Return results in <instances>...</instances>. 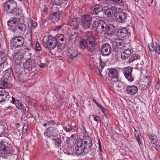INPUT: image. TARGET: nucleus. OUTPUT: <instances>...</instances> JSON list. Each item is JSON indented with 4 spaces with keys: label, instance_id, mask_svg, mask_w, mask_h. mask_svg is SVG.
Masks as SVG:
<instances>
[{
    "label": "nucleus",
    "instance_id": "obj_1",
    "mask_svg": "<svg viewBox=\"0 0 160 160\" xmlns=\"http://www.w3.org/2000/svg\"><path fill=\"white\" fill-rule=\"evenodd\" d=\"M2 7L3 11L7 13L16 15L12 20L8 22V25L12 28L13 32L19 35H22L26 29V27L23 23L24 20L22 17L19 15L18 12L17 2L13 0H8L4 3Z\"/></svg>",
    "mask_w": 160,
    "mask_h": 160
},
{
    "label": "nucleus",
    "instance_id": "obj_2",
    "mask_svg": "<svg viewBox=\"0 0 160 160\" xmlns=\"http://www.w3.org/2000/svg\"><path fill=\"white\" fill-rule=\"evenodd\" d=\"M102 8L99 5L91 7L90 13L92 15H94V18H96L93 23V26L96 28V31L99 33L104 32L105 35H107L109 23L103 20H99V18H102L103 14Z\"/></svg>",
    "mask_w": 160,
    "mask_h": 160
},
{
    "label": "nucleus",
    "instance_id": "obj_3",
    "mask_svg": "<svg viewBox=\"0 0 160 160\" xmlns=\"http://www.w3.org/2000/svg\"><path fill=\"white\" fill-rule=\"evenodd\" d=\"M85 37L88 40V44L86 50L89 52L94 53L98 51L97 45L95 43V39L92 33L89 31H87L85 34Z\"/></svg>",
    "mask_w": 160,
    "mask_h": 160
},
{
    "label": "nucleus",
    "instance_id": "obj_4",
    "mask_svg": "<svg viewBox=\"0 0 160 160\" xmlns=\"http://www.w3.org/2000/svg\"><path fill=\"white\" fill-rule=\"evenodd\" d=\"M80 142L82 143L84 147L87 150L89 149L90 155H93L94 153V149L90 148L92 144V140L91 138L88 136H85L82 139L78 140Z\"/></svg>",
    "mask_w": 160,
    "mask_h": 160
},
{
    "label": "nucleus",
    "instance_id": "obj_5",
    "mask_svg": "<svg viewBox=\"0 0 160 160\" xmlns=\"http://www.w3.org/2000/svg\"><path fill=\"white\" fill-rule=\"evenodd\" d=\"M81 23L84 28H89L90 27L92 21V17L88 14L82 15L81 16Z\"/></svg>",
    "mask_w": 160,
    "mask_h": 160
},
{
    "label": "nucleus",
    "instance_id": "obj_6",
    "mask_svg": "<svg viewBox=\"0 0 160 160\" xmlns=\"http://www.w3.org/2000/svg\"><path fill=\"white\" fill-rule=\"evenodd\" d=\"M22 35L17 33V34L18 35V36H15L12 39L11 42L13 46L16 48H19L23 46L24 44V40L23 38L21 36Z\"/></svg>",
    "mask_w": 160,
    "mask_h": 160
},
{
    "label": "nucleus",
    "instance_id": "obj_7",
    "mask_svg": "<svg viewBox=\"0 0 160 160\" xmlns=\"http://www.w3.org/2000/svg\"><path fill=\"white\" fill-rule=\"evenodd\" d=\"M77 147H75V151L76 153L78 155H79L83 153V155H85V154H89L90 151L87 150L82 145V143L80 142L78 140L77 142Z\"/></svg>",
    "mask_w": 160,
    "mask_h": 160
},
{
    "label": "nucleus",
    "instance_id": "obj_8",
    "mask_svg": "<svg viewBox=\"0 0 160 160\" xmlns=\"http://www.w3.org/2000/svg\"><path fill=\"white\" fill-rule=\"evenodd\" d=\"M58 43L57 42L55 37L52 36H49L48 37V39L46 42V48L49 50L54 49L57 46Z\"/></svg>",
    "mask_w": 160,
    "mask_h": 160
},
{
    "label": "nucleus",
    "instance_id": "obj_9",
    "mask_svg": "<svg viewBox=\"0 0 160 160\" xmlns=\"http://www.w3.org/2000/svg\"><path fill=\"white\" fill-rule=\"evenodd\" d=\"M132 70L133 68L131 67H127L122 69L123 73L125 78L130 82H132L134 80L132 74Z\"/></svg>",
    "mask_w": 160,
    "mask_h": 160
},
{
    "label": "nucleus",
    "instance_id": "obj_10",
    "mask_svg": "<svg viewBox=\"0 0 160 160\" xmlns=\"http://www.w3.org/2000/svg\"><path fill=\"white\" fill-rule=\"evenodd\" d=\"M112 52L111 45L108 43L103 44L101 48V53L103 56H108Z\"/></svg>",
    "mask_w": 160,
    "mask_h": 160
},
{
    "label": "nucleus",
    "instance_id": "obj_11",
    "mask_svg": "<svg viewBox=\"0 0 160 160\" xmlns=\"http://www.w3.org/2000/svg\"><path fill=\"white\" fill-rule=\"evenodd\" d=\"M128 17L127 13L122 12H120L116 16V20L118 22L123 23L127 22Z\"/></svg>",
    "mask_w": 160,
    "mask_h": 160
},
{
    "label": "nucleus",
    "instance_id": "obj_12",
    "mask_svg": "<svg viewBox=\"0 0 160 160\" xmlns=\"http://www.w3.org/2000/svg\"><path fill=\"white\" fill-rule=\"evenodd\" d=\"M12 98V97L10 96L9 93L7 92L4 90L0 91V102L4 101L10 102Z\"/></svg>",
    "mask_w": 160,
    "mask_h": 160
},
{
    "label": "nucleus",
    "instance_id": "obj_13",
    "mask_svg": "<svg viewBox=\"0 0 160 160\" xmlns=\"http://www.w3.org/2000/svg\"><path fill=\"white\" fill-rule=\"evenodd\" d=\"M117 34L118 37L121 38H124L125 37H128L130 35L128 29L125 27H123L118 30Z\"/></svg>",
    "mask_w": 160,
    "mask_h": 160
},
{
    "label": "nucleus",
    "instance_id": "obj_14",
    "mask_svg": "<svg viewBox=\"0 0 160 160\" xmlns=\"http://www.w3.org/2000/svg\"><path fill=\"white\" fill-rule=\"evenodd\" d=\"M108 70H109L108 74L109 77L114 79L115 80L113 81L114 82L118 81V75L117 70L112 68H109Z\"/></svg>",
    "mask_w": 160,
    "mask_h": 160
},
{
    "label": "nucleus",
    "instance_id": "obj_15",
    "mask_svg": "<svg viewBox=\"0 0 160 160\" xmlns=\"http://www.w3.org/2000/svg\"><path fill=\"white\" fill-rule=\"evenodd\" d=\"M117 12V9L115 7L109 8L107 9L105 13L107 17H111L114 15Z\"/></svg>",
    "mask_w": 160,
    "mask_h": 160
},
{
    "label": "nucleus",
    "instance_id": "obj_16",
    "mask_svg": "<svg viewBox=\"0 0 160 160\" xmlns=\"http://www.w3.org/2000/svg\"><path fill=\"white\" fill-rule=\"evenodd\" d=\"M148 137L151 140L152 147L158 150L159 149L160 146L159 144H157L158 139L156 136L153 135H150L148 136Z\"/></svg>",
    "mask_w": 160,
    "mask_h": 160
},
{
    "label": "nucleus",
    "instance_id": "obj_17",
    "mask_svg": "<svg viewBox=\"0 0 160 160\" xmlns=\"http://www.w3.org/2000/svg\"><path fill=\"white\" fill-rule=\"evenodd\" d=\"M80 53L77 52L76 50H73L71 52H69L68 54V57L74 61H77L79 59Z\"/></svg>",
    "mask_w": 160,
    "mask_h": 160
},
{
    "label": "nucleus",
    "instance_id": "obj_18",
    "mask_svg": "<svg viewBox=\"0 0 160 160\" xmlns=\"http://www.w3.org/2000/svg\"><path fill=\"white\" fill-rule=\"evenodd\" d=\"M69 25L70 26L73 30L78 29L79 28V22L77 18H73L69 21Z\"/></svg>",
    "mask_w": 160,
    "mask_h": 160
},
{
    "label": "nucleus",
    "instance_id": "obj_19",
    "mask_svg": "<svg viewBox=\"0 0 160 160\" xmlns=\"http://www.w3.org/2000/svg\"><path fill=\"white\" fill-rule=\"evenodd\" d=\"M126 91L128 94L131 95L135 94L138 91V88L134 85L129 86L126 88Z\"/></svg>",
    "mask_w": 160,
    "mask_h": 160
},
{
    "label": "nucleus",
    "instance_id": "obj_20",
    "mask_svg": "<svg viewBox=\"0 0 160 160\" xmlns=\"http://www.w3.org/2000/svg\"><path fill=\"white\" fill-rule=\"evenodd\" d=\"M133 50L132 49H125L121 54V57L122 59H127L129 56L132 53Z\"/></svg>",
    "mask_w": 160,
    "mask_h": 160
},
{
    "label": "nucleus",
    "instance_id": "obj_21",
    "mask_svg": "<svg viewBox=\"0 0 160 160\" xmlns=\"http://www.w3.org/2000/svg\"><path fill=\"white\" fill-rule=\"evenodd\" d=\"M35 65L34 61L33 60H28L26 63L23 64L25 69H27L28 71L32 70V68Z\"/></svg>",
    "mask_w": 160,
    "mask_h": 160
},
{
    "label": "nucleus",
    "instance_id": "obj_22",
    "mask_svg": "<svg viewBox=\"0 0 160 160\" xmlns=\"http://www.w3.org/2000/svg\"><path fill=\"white\" fill-rule=\"evenodd\" d=\"M10 102L15 104L16 107L20 109H22L23 108V106L22 102L18 99L16 100L14 98L12 97Z\"/></svg>",
    "mask_w": 160,
    "mask_h": 160
},
{
    "label": "nucleus",
    "instance_id": "obj_23",
    "mask_svg": "<svg viewBox=\"0 0 160 160\" xmlns=\"http://www.w3.org/2000/svg\"><path fill=\"white\" fill-rule=\"evenodd\" d=\"M116 30L117 28L115 26L112 24L109 23L107 36H112L116 32Z\"/></svg>",
    "mask_w": 160,
    "mask_h": 160
},
{
    "label": "nucleus",
    "instance_id": "obj_24",
    "mask_svg": "<svg viewBox=\"0 0 160 160\" xmlns=\"http://www.w3.org/2000/svg\"><path fill=\"white\" fill-rule=\"evenodd\" d=\"M0 84L1 86L5 88H10L12 86V84L7 78L2 79L0 81Z\"/></svg>",
    "mask_w": 160,
    "mask_h": 160
},
{
    "label": "nucleus",
    "instance_id": "obj_25",
    "mask_svg": "<svg viewBox=\"0 0 160 160\" xmlns=\"http://www.w3.org/2000/svg\"><path fill=\"white\" fill-rule=\"evenodd\" d=\"M53 5H58L61 4L62 7H64L67 4L68 1L67 0H50Z\"/></svg>",
    "mask_w": 160,
    "mask_h": 160
},
{
    "label": "nucleus",
    "instance_id": "obj_26",
    "mask_svg": "<svg viewBox=\"0 0 160 160\" xmlns=\"http://www.w3.org/2000/svg\"><path fill=\"white\" fill-rule=\"evenodd\" d=\"M54 37L58 43V48L59 49V46H60L61 42L63 41L66 38L62 34H58Z\"/></svg>",
    "mask_w": 160,
    "mask_h": 160
},
{
    "label": "nucleus",
    "instance_id": "obj_27",
    "mask_svg": "<svg viewBox=\"0 0 160 160\" xmlns=\"http://www.w3.org/2000/svg\"><path fill=\"white\" fill-rule=\"evenodd\" d=\"M49 131L51 132V137L53 138L59 137L60 136L59 132L58 130L55 128H49Z\"/></svg>",
    "mask_w": 160,
    "mask_h": 160
},
{
    "label": "nucleus",
    "instance_id": "obj_28",
    "mask_svg": "<svg viewBox=\"0 0 160 160\" xmlns=\"http://www.w3.org/2000/svg\"><path fill=\"white\" fill-rule=\"evenodd\" d=\"M9 148L6 147L4 144H0V154H7L10 153Z\"/></svg>",
    "mask_w": 160,
    "mask_h": 160
},
{
    "label": "nucleus",
    "instance_id": "obj_29",
    "mask_svg": "<svg viewBox=\"0 0 160 160\" xmlns=\"http://www.w3.org/2000/svg\"><path fill=\"white\" fill-rule=\"evenodd\" d=\"M61 13L60 12H55L51 17L50 19L53 22H58L60 18Z\"/></svg>",
    "mask_w": 160,
    "mask_h": 160
},
{
    "label": "nucleus",
    "instance_id": "obj_30",
    "mask_svg": "<svg viewBox=\"0 0 160 160\" xmlns=\"http://www.w3.org/2000/svg\"><path fill=\"white\" fill-rule=\"evenodd\" d=\"M88 44V42L84 39H81L79 42V47L81 49H86Z\"/></svg>",
    "mask_w": 160,
    "mask_h": 160
},
{
    "label": "nucleus",
    "instance_id": "obj_31",
    "mask_svg": "<svg viewBox=\"0 0 160 160\" xmlns=\"http://www.w3.org/2000/svg\"><path fill=\"white\" fill-rule=\"evenodd\" d=\"M78 36V32H73L72 31L71 33V34L68 38L69 41L72 42L73 41H74L76 40V38H77Z\"/></svg>",
    "mask_w": 160,
    "mask_h": 160
},
{
    "label": "nucleus",
    "instance_id": "obj_32",
    "mask_svg": "<svg viewBox=\"0 0 160 160\" xmlns=\"http://www.w3.org/2000/svg\"><path fill=\"white\" fill-rule=\"evenodd\" d=\"M149 82V81H146L145 80L141 82L139 84L140 89L143 90L145 89L148 85Z\"/></svg>",
    "mask_w": 160,
    "mask_h": 160
},
{
    "label": "nucleus",
    "instance_id": "obj_33",
    "mask_svg": "<svg viewBox=\"0 0 160 160\" xmlns=\"http://www.w3.org/2000/svg\"><path fill=\"white\" fill-rule=\"evenodd\" d=\"M53 141H54V143L57 148H61L62 142L60 136L54 138Z\"/></svg>",
    "mask_w": 160,
    "mask_h": 160
},
{
    "label": "nucleus",
    "instance_id": "obj_34",
    "mask_svg": "<svg viewBox=\"0 0 160 160\" xmlns=\"http://www.w3.org/2000/svg\"><path fill=\"white\" fill-rule=\"evenodd\" d=\"M62 6L61 4L58 5H53L52 9L53 11H57V12H60V13H62Z\"/></svg>",
    "mask_w": 160,
    "mask_h": 160
},
{
    "label": "nucleus",
    "instance_id": "obj_35",
    "mask_svg": "<svg viewBox=\"0 0 160 160\" xmlns=\"http://www.w3.org/2000/svg\"><path fill=\"white\" fill-rule=\"evenodd\" d=\"M140 57L137 54H135L132 55L129 59V62L130 63L134 61L140 59Z\"/></svg>",
    "mask_w": 160,
    "mask_h": 160
},
{
    "label": "nucleus",
    "instance_id": "obj_36",
    "mask_svg": "<svg viewBox=\"0 0 160 160\" xmlns=\"http://www.w3.org/2000/svg\"><path fill=\"white\" fill-rule=\"evenodd\" d=\"M25 38L29 42H31L32 37V30L31 28L29 29L28 32L25 34Z\"/></svg>",
    "mask_w": 160,
    "mask_h": 160
},
{
    "label": "nucleus",
    "instance_id": "obj_37",
    "mask_svg": "<svg viewBox=\"0 0 160 160\" xmlns=\"http://www.w3.org/2000/svg\"><path fill=\"white\" fill-rule=\"evenodd\" d=\"M135 136L138 144L139 145L142 144V142L141 140V135L140 132L138 131L135 132Z\"/></svg>",
    "mask_w": 160,
    "mask_h": 160
},
{
    "label": "nucleus",
    "instance_id": "obj_38",
    "mask_svg": "<svg viewBox=\"0 0 160 160\" xmlns=\"http://www.w3.org/2000/svg\"><path fill=\"white\" fill-rule=\"evenodd\" d=\"M63 152L65 154H66L67 155H70L72 154V149L70 147H66L65 148L63 147Z\"/></svg>",
    "mask_w": 160,
    "mask_h": 160
},
{
    "label": "nucleus",
    "instance_id": "obj_39",
    "mask_svg": "<svg viewBox=\"0 0 160 160\" xmlns=\"http://www.w3.org/2000/svg\"><path fill=\"white\" fill-rule=\"evenodd\" d=\"M22 58V55H20L18 53H16L14 58V60L16 62L18 63L21 61Z\"/></svg>",
    "mask_w": 160,
    "mask_h": 160
},
{
    "label": "nucleus",
    "instance_id": "obj_40",
    "mask_svg": "<svg viewBox=\"0 0 160 160\" xmlns=\"http://www.w3.org/2000/svg\"><path fill=\"white\" fill-rule=\"evenodd\" d=\"M122 42H117L116 45L117 47H115V50L118 52H121V48H122Z\"/></svg>",
    "mask_w": 160,
    "mask_h": 160
},
{
    "label": "nucleus",
    "instance_id": "obj_41",
    "mask_svg": "<svg viewBox=\"0 0 160 160\" xmlns=\"http://www.w3.org/2000/svg\"><path fill=\"white\" fill-rule=\"evenodd\" d=\"M70 142V138H67L66 140L64 142V145L63 147L65 148L66 147H69Z\"/></svg>",
    "mask_w": 160,
    "mask_h": 160
},
{
    "label": "nucleus",
    "instance_id": "obj_42",
    "mask_svg": "<svg viewBox=\"0 0 160 160\" xmlns=\"http://www.w3.org/2000/svg\"><path fill=\"white\" fill-rule=\"evenodd\" d=\"M148 47L149 49V51L151 52H152L155 50V48L153 44L151 43L148 44Z\"/></svg>",
    "mask_w": 160,
    "mask_h": 160
},
{
    "label": "nucleus",
    "instance_id": "obj_43",
    "mask_svg": "<svg viewBox=\"0 0 160 160\" xmlns=\"http://www.w3.org/2000/svg\"><path fill=\"white\" fill-rule=\"evenodd\" d=\"M114 4L120 5L122 3V0H111Z\"/></svg>",
    "mask_w": 160,
    "mask_h": 160
},
{
    "label": "nucleus",
    "instance_id": "obj_44",
    "mask_svg": "<svg viewBox=\"0 0 160 160\" xmlns=\"http://www.w3.org/2000/svg\"><path fill=\"white\" fill-rule=\"evenodd\" d=\"M72 129L71 127L69 124L67 125L64 128V129L67 132L71 131Z\"/></svg>",
    "mask_w": 160,
    "mask_h": 160
},
{
    "label": "nucleus",
    "instance_id": "obj_45",
    "mask_svg": "<svg viewBox=\"0 0 160 160\" xmlns=\"http://www.w3.org/2000/svg\"><path fill=\"white\" fill-rule=\"evenodd\" d=\"M36 50L38 52H40L41 50V46L38 42H37L36 43Z\"/></svg>",
    "mask_w": 160,
    "mask_h": 160
},
{
    "label": "nucleus",
    "instance_id": "obj_46",
    "mask_svg": "<svg viewBox=\"0 0 160 160\" xmlns=\"http://www.w3.org/2000/svg\"><path fill=\"white\" fill-rule=\"evenodd\" d=\"M92 116L93 117V119L95 121L97 122H98L99 121H100V122L101 121V120L100 119V117L96 116L95 115H92Z\"/></svg>",
    "mask_w": 160,
    "mask_h": 160
},
{
    "label": "nucleus",
    "instance_id": "obj_47",
    "mask_svg": "<svg viewBox=\"0 0 160 160\" xmlns=\"http://www.w3.org/2000/svg\"><path fill=\"white\" fill-rule=\"evenodd\" d=\"M51 132L49 131V129L48 131H45L44 133V136L47 138H50L51 137Z\"/></svg>",
    "mask_w": 160,
    "mask_h": 160
},
{
    "label": "nucleus",
    "instance_id": "obj_48",
    "mask_svg": "<svg viewBox=\"0 0 160 160\" xmlns=\"http://www.w3.org/2000/svg\"><path fill=\"white\" fill-rule=\"evenodd\" d=\"M6 58L5 57H2L0 56V66L3 64L6 61Z\"/></svg>",
    "mask_w": 160,
    "mask_h": 160
},
{
    "label": "nucleus",
    "instance_id": "obj_49",
    "mask_svg": "<svg viewBox=\"0 0 160 160\" xmlns=\"http://www.w3.org/2000/svg\"><path fill=\"white\" fill-rule=\"evenodd\" d=\"M156 46L155 48L156 51L158 54H160V45L159 44L156 43Z\"/></svg>",
    "mask_w": 160,
    "mask_h": 160
},
{
    "label": "nucleus",
    "instance_id": "obj_50",
    "mask_svg": "<svg viewBox=\"0 0 160 160\" xmlns=\"http://www.w3.org/2000/svg\"><path fill=\"white\" fill-rule=\"evenodd\" d=\"M24 115L27 118H32V115L31 114V113L30 112H29L28 111L27 112H25L24 113Z\"/></svg>",
    "mask_w": 160,
    "mask_h": 160
},
{
    "label": "nucleus",
    "instance_id": "obj_51",
    "mask_svg": "<svg viewBox=\"0 0 160 160\" xmlns=\"http://www.w3.org/2000/svg\"><path fill=\"white\" fill-rule=\"evenodd\" d=\"M99 108L101 109L102 112L104 114L107 115L108 114V111L106 109L104 108L102 106Z\"/></svg>",
    "mask_w": 160,
    "mask_h": 160
},
{
    "label": "nucleus",
    "instance_id": "obj_52",
    "mask_svg": "<svg viewBox=\"0 0 160 160\" xmlns=\"http://www.w3.org/2000/svg\"><path fill=\"white\" fill-rule=\"evenodd\" d=\"M48 125L53 126L56 124V123L54 121L51 120L48 122Z\"/></svg>",
    "mask_w": 160,
    "mask_h": 160
},
{
    "label": "nucleus",
    "instance_id": "obj_53",
    "mask_svg": "<svg viewBox=\"0 0 160 160\" xmlns=\"http://www.w3.org/2000/svg\"><path fill=\"white\" fill-rule=\"evenodd\" d=\"M63 26V25L60 24L58 26H57L55 28L54 30L57 31H58L60 29H61L62 27Z\"/></svg>",
    "mask_w": 160,
    "mask_h": 160
},
{
    "label": "nucleus",
    "instance_id": "obj_54",
    "mask_svg": "<svg viewBox=\"0 0 160 160\" xmlns=\"http://www.w3.org/2000/svg\"><path fill=\"white\" fill-rule=\"evenodd\" d=\"M28 126L27 124H24L22 128V131L23 132H25L27 130Z\"/></svg>",
    "mask_w": 160,
    "mask_h": 160
},
{
    "label": "nucleus",
    "instance_id": "obj_55",
    "mask_svg": "<svg viewBox=\"0 0 160 160\" xmlns=\"http://www.w3.org/2000/svg\"><path fill=\"white\" fill-rule=\"evenodd\" d=\"M31 23L32 27L33 28H35L37 26V24L36 22L32 20L31 21Z\"/></svg>",
    "mask_w": 160,
    "mask_h": 160
},
{
    "label": "nucleus",
    "instance_id": "obj_56",
    "mask_svg": "<svg viewBox=\"0 0 160 160\" xmlns=\"http://www.w3.org/2000/svg\"><path fill=\"white\" fill-rule=\"evenodd\" d=\"M93 102L95 103L96 105L99 108L101 106V105L95 99H93Z\"/></svg>",
    "mask_w": 160,
    "mask_h": 160
},
{
    "label": "nucleus",
    "instance_id": "obj_57",
    "mask_svg": "<svg viewBox=\"0 0 160 160\" xmlns=\"http://www.w3.org/2000/svg\"><path fill=\"white\" fill-rule=\"evenodd\" d=\"M96 72H97L100 76H101L102 73L100 72V70L98 69V68L96 67Z\"/></svg>",
    "mask_w": 160,
    "mask_h": 160
},
{
    "label": "nucleus",
    "instance_id": "obj_58",
    "mask_svg": "<svg viewBox=\"0 0 160 160\" xmlns=\"http://www.w3.org/2000/svg\"><path fill=\"white\" fill-rule=\"evenodd\" d=\"M25 99L26 100V101L28 103H29L30 102V100L29 97L28 96H27L25 97Z\"/></svg>",
    "mask_w": 160,
    "mask_h": 160
},
{
    "label": "nucleus",
    "instance_id": "obj_59",
    "mask_svg": "<svg viewBox=\"0 0 160 160\" xmlns=\"http://www.w3.org/2000/svg\"><path fill=\"white\" fill-rule=\"evenodd\" d=\"M21 127V126L20 125V124L19 123H18L17 124V128H20L19 129V130L18 129L17 130L18 131H19L20 130H21V129H22V127Z\"/></svg>",
    "mask_w": 160,
    "mask_h": 160
},
{
    "label": "nucleus",
    "instance_id": "obj_60",
    "mask_svg": "<svg viewBox=\"0 0 160 160\" xmlns=\"http://www.w3.org/2000/svg\"><path fill=\"white\" fill-rule=\"evenodd\" d=\"M39 66L42 68H44L45 66V64L43 63H41L40 64Z\"/></svg>",
    "mask_w": 160,
    "mask_h": 160
},
{
    "label": "nucleus",
    "instance_id": "obj_61",
    "mask_svg": "<svg viewBox=\"0 0 160 160\" xmlns=\"http://www.w3.org/2000/svg\"><path fill=\"white\" fill-rule=\"evenodd\" d=\"M156 87V88H157L158 89L160 87V83L159 82H157Z\"/></svg>",
    "mask_w": 160,
    "mask_h": 160
},
{
    "label": "nucleus",
    "instance_id": "obj_62",
    "mask_svg": "<svg viewBox=\"0 0 160 160\" xmlns=\"http://www.w3.org/2000/svg\"><path fill=\"white\" fill-rule=\"evenodd\" d=\"M43 10L45 12H48V9L47 7H45L43 9Z\"/></svg>",
    "mask_w": 160,
    "mask_h": 160
},
{
    "label": "nucleus",
    "instance_id": "obj_63",
    "mask_svg": "<svg viewBox=\"0 0 160 160\" xmlns=\"http://www.w3.org/2000/svg\"><path fill=\"white\" fill-rule=\"evenodd\" d=\"M99 146L100 151H102L101 145H99Z\"/></svg>",
    "mask_w": 160,
    "mask_h": 160
},
{
    "label": "nucleus",
    "instance_id": "obj_64",
    "mask_svg": "<svg viewBox=\"0 0 160 160\" xmlns=\"http://www.w3.org/2000/svg\"><path fill=\"white\" fill-rule=\"evenodd\" d=\"M47 125H48V123H45L44 124H43V126H44V127H45Z\"/></svg>",
    "mask_w": 160,
    "mask_h": 160
}]
</instances>
